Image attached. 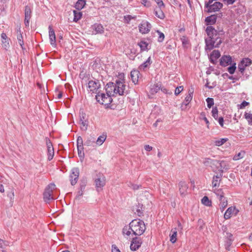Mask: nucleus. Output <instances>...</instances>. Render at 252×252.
Wrapping results in <instances>:
<instances>
[{
	"instance_id": "obj_43",
	"label": "nucleus",
	"mask_w": 252,
	"mask_h": 252,
	"mask_svg": "<svg viewBox=\"0 0 252 252\" xmlns=\"http://www.w3.org/2000/svg\"><path fill=\"white\" fill-rule=\"evenodd\" d=\"M160 87L158 85H154L151 88V93L152 94H154L155 93H156L158 92V91L159 90Z\"/></svg>"
},
{
	"instance_id": "obj_9",
	"label": "nucleus",
	"mask_w": 252,
	"mask_h": 252,
	"mask_svg": "<svg viewBox=\"0 0 252 252\" xmlns=\"http://www.w3.org/2000/svg\"><path fill=\"white\" fill-rule=\"evenodd\" d=\"M205 6L208 8V12H213L219 11L222 7V4L216 1L210 5H209V3H206Z\"/></svg>"
},
{
	"instance_id": "obj_16",
	"label": "nucleus",
	"mask_w": 252,
	"mask_h": 252,
	"mask_svg": "<svg viewBox=\"0 0 252 252\" xmlns=\"http://www.w3.org/2000/svg\"><path fill=\"white\" fill-rule=\"evenodd\" d=\"M218 196V198L220 200V209L221 210V211H223L224 208L227 205V201L226 198L224 197L223 194H220V192L216 193Z\"/></svg>"
},
{
	"instance_id": "obj_4",
	"label": "nucleus",
	"mask_w": 252,
	"mask_h": 252,
	"mask_svg": "<svg viewBox=\"0 0 252 252\" xmlns=\"http://www.w3.org/2000/svg\"><path fill=\"white\" fill-rule=\"evenodd\" d=\"M95 99L98 102L105 105L110 104L112 101L111 96L104 93H98L95 95Z\"/></svg>"
},
{
	"instance_id": "obj_46",
	"label": "nucleus",
	"mask_w": 252,
	"mask_h": 252,
	"mask_svg": "<svg viewBox=\"0 0 252 252\" xmlns=\"http://www.w3.org/2000/svg\"><path fill=\"white\" fill-rule=\"evenodd\" d=\"M79 117H80L79 122H82V121H88L86 119V114L85 113H84L83 111L80 112V113H79Z\"/></svg>"
},
{
	"instance_id": "obj_7",
	"label": "nucleus",
	"mask_w": 252,
	"mask_h": 252,
	"mask_svg": "<svg viewBox=\"0 0 252 252\" xmlns=\"http://www.w3.org/2000/svg\"><path fill=\"white\" fill-rule=\"evenodd\" d=\"M79 175V170L78 168L75 167L72 169L71 173L70 175L71 184L73 186L75 185L78 179Z\"/></svg>"
},
{
	"instance_id": "obj_1",
	"label": "nucleus",
	"mask_w": 252,
	"mask_h": 252,
	"mask_svg": "<svg viewBox=\"0 0 252 252\" xmlns=\"http://www.w3.org/2000/svg\"><path fill=\"white\" fill-rule=\"evenodd\" d=\"M206 32L208 36L205 39L206 50H211L214 48L219 47L222 42L220 36L222 34V32H218L212 26L207 27Z\"/></svg>"
},
{
	"instance_id": "obj_17",
	"label": "nucleus",
	"mask_w": 252,
	"mask_h": 252,
	"mask_svg": "<svg viewBox=\"0 0 252 252\" xmlns=\"http://www.w3.org/2000/svg\"><path fill=\"white\" fill-rule=\"evenodd\" d=\"M31 18V9L29 6H26L25 8V24L26 26H29Z\"/></svg>"
},
{
	"instance_id": "obj_12",
	"label": "nucleus",
	"mask_w": 252,
	"mask_h": 252,
	"mask_svg": "<svg viewBox=\"0 0 252 252\" xmlns=\"http://www.w3.org/2000/svg\"><path fill=\"white\" fill-rule=\"evenodd\" d=\"M180 194L182 196H185L187 194L189 186L185 181H181L178 184Z\"/></svg>"
},
{
	"instance_id": "obj_20",
	"label": "nucleus",
	"mask_w": 252,
	"mask_h": 252,
	"mask_svg": "<svg viewBox=\"0 0 252 252\" xmlns=\"http://www.w3.org/2000/svg\"><path fill=\"white\" fill-rule=\"evenodd\" d=\"M122 233L124 237L127 239L131 235H133L131 228H130V223L129 224V225H126L123 228Z\"/></svg>"
},
{
	"instance_id": "obj_52",
	"label": "nucleus",
	"mask_w": 252,
	"mask_h": 252,
	"mask_svg": "<svg viewBox=\"0 0 252 252\" xmlns=\"http://www.w3.org/2000/svg\"><path fill=\"white\" fill-rule=\"evenodd\" d=\"M157 32L159 35L158 37V41L159 42H162L164 38V34L158 31H157Z\"/></svg>"
},
{
	"instance_id": "obj_59",
	"label": "nucleus",
	"mask_w": 252,
	"mask_h": 252,
	"mask_svg": "<svg viewBox=\"0 0 252 252\" xmlns=\"http://www.w3.org/2000/svg\"><path fill=\"white\" fill-rule=\"evenodd\" d=\"M236 0H224V3L227 5L232 4Z\"/></svg>"
},
{
	"instance_id": "obj_47",
	"label": "nucleus",
	"mask_w": 252,
	"mask_h": 252,
	"mask_svg": "<svg viewBox=\"0 0 252 252\" xmlns=\"http://www.w3.org/2000/svg\"><path fill=\"white\" fill-rule=\"evenodd\" d=\"M9 245V242L8 241H5L0 239V248L4 249L5 247Z\"/></svg>"
},
{
	"instance_id": "obj_41",
	"label": "nucleus",
	"mask_w": 252,
	"mask_h": 252,
	"mask_svg": "<svg viewBox=\"0 0 252 252\" xmlns=\"http://www.w3.org/2000/svg\"><path fill=\"white\" fill-rule=\"evenodd\" d=\"M245 118L249 122V124L252 126V114L250 113H245Z\"/></svg>"
},
{
	"instance_id": "obj_5",
	"label": "nucleus",
	"mask_w": 252,
	"mask_h": 252,
	"mask_svg": "<svg viewBox=\"0 0 252 252\" xmlns=\"http://www.w3.org/2000/svg\"><path fill=\"white\" fill-rule=\"evenodd\" d=\"M101 87V84L99 80H90L88 84V91L92 93L97 94L99 93V89Z\"/></svg>"
},
{
	"instance_id": "obj_33",
	"label": "nucleus",
	"mask_w": 252,
	"mask_h": 252,
	"mask_svg": "<svg viewBox=\"0 0 252 252\" xmlns=\"http://www.w3.org/2000/svg\"><path fill=\"white\" fill-rule=\"evenodd\" d=\"M155 14L157 17L162 19L164 18V14L162 10V9L156 8L155 10Z\"/></svg>"
},
{
	"instance_id": "obj_57",
	"label": "nucleus",
	"mask_w": 252,
	"mask_h": 252,
	"mask_svg": "<svg viewBox=\"0 0 252 252\" xmlns=\"http://www.w3.org/2000/svg\"><path fill=\"white\" fill-rule=\"evenodd\" d=\"M112 252H121L116 245H113L112 246Z\"/></svg>"
},
{
	"instance_id": "obj_55",
	"label": "nucleus",
	"mask_w": 252,
	"mask_h": 252,
	"mask_svg": "<svg viewBox=\"0 0 252 252\" xmlns=\"http://www.w3.org/2000/svg\"><path fill=\"white\" fill-rule=\"evenodd\" d=\"M83 190H79L76 195V199H80V197L83 195Z\"/></svg>"
},
{
	"instance_id": "obj_21",
	"label": "nucleus",
	"mask_w": 252,
	"mask_h": 252,
	"mask_svg": "<svg viewBox=\"0 0 252 252\" xmlns=\"http://www.w3.org/2000/svg\"><path fill=\"white\" fill-rule=\"evenodd\" d=\"M139 75V72L136 70H132L130 72V77L132 82L134 84H137L138 82Z\"/></svg>"
},
{
	"instance_id": "obj_39",
	"label": "nucleus",
	"mask_w": 252,
	"mask_h": 252,
	"mask_svg": "<svg viewBox=\"0 0 252 252\" xmlns=\"http://www.w3.org/2000/svg\"><path fill=\"white\" fill-rule=\"evenodd\" d=\"M46 145H47V147L48 152L53 151L54 148H53L52 144L50 140L49 139L46 138Z\"/></svg>"
},
{
	"instance_id": "obj_63",
	"label": "nucleus",
	"mask_w": 252,
	"mask_h": 252,
	"mask_svg": "<svg viewBox=\"0 0 252 252\" xmlns=\"http://www.w3.org/2000/svg\"><path fill=\"white\" fill-rule=\"evenodd\" d=\"M142 3L143 4H144L145 6H146L148 7L150 5L147 0H142Z\"/></svg>"
},
{
	"instance_id": "obj_44",
	"label": "nucleus",
	"mask_w": 252,
	"mask_h": 252,
	"mask_svg": "<svg viewBox=\"0 0 252 252\" xmlns=\"http://www.w3.org/2000/svg\"><path fill=\"white\" fill-rule=\"evenodd\" d=\"M236 68V63H234L233 65L228 67L227 70L230 74H233L234 73Z\"/></svg>"
},
{
	"instance_id": "obj_37",
	"label": "nucleus",
	"mask_w": 252,
	"mask_h": 252,
	"mask_svg": "<svg viewBox=\"0 0 252 252\" xmlns=\"http://www.w3.org/2000/svg\"><path fill=\"white\" fill-rule=\"evenodd\" d=\"M245 155V152L244 151H241L237 155H235L233 158V159L234 160H237L241 159L244 157Z\"/></svg>"
},
{
	"instance_id": "obj_3",
	"label": "nucleus",
	"mask_w": 252,
	"mask_h": 252,
	"mask_svg": "<svg viewBox=\"0 0 252 252\" xmlns=\"http://www.w3.org/2000/svg\"><path fill=\"white\" fill-rule=\"evenodd\" d=\"M130 228L132 234L140 236L145 231L146 227L143 221L139 220H134L130 222Z\"/></svg>"
},
{
	"instance_id": "obj_40",
	"label": "nucleus",
	"mask_w": 252,
	"mask_h": 252,
	"mask_svg": "<svg viewBox=\"0 0 252 252\" xmlns=\"http://www.w3.org/2000/svg\"><path fill=\"white\" fill-rule=\"evenodd\" d=\"M202 203L206 206H210L211 205V202L209 200L207 196H204L201 200Z\"/></svg>"
},
{
	"instance_id": "obj_58",
	"label": "nucleus",
	"mask_w": 252,
	"mask_h": 252,
	"mask_svg": "<svg viewBox=\"0 0 252 252\" xmlns=\"http://www.w3.org/2000/svg\"><path fill=\"white\" fill-rule=\"evenodd\" d=\"M2 46L4 48V49H7L9 47V43L7 40H2Z\"/></svg>"
},
{
	"instance_id": "obj_19",
	"label": "nucleus",
	"mask_w": 252,
	"mask_h": 252,
	"mask_svg": "<svg viewBox=\"0 0 252 252\" xmlns=\"http://www.w3.org/2000/svg\"><path fill=\"white\" fill-rule=\"evenodd\" d=\"M231 63V57L230 56H223L220 60V64L226 66Z\"/></svg>"
},
{
	"instance_id": "obj_35",
	"label": "nucleus",
	"mask_w": 252,
	"mask_h": 252,
	"mask_svg": "<svg viewBox=\"0 0 252 252\" xmlns=\"http://www.w3.org/2000/svg\"><path fill=\"white\" fill-rule=\"evenodd\" d=\"M55 185L54 183H51L46 188L44 191L48 192L49 194L53 195V191L55 189Z\"/></svg>"
},
{
	"instance_id": "obj_49",
	"label": "nucleus",
	"mask_w": 252,
	"mask_h": 252,
	"mask_svg": "<svg viewBox=\"0 0 252 252\" xmlns=\"http://www.w3.org/2000/svg\"><path fill=\"white\" fill-rule=\"evenodd\" d=\"M77 142V148H83V139L80 136L78 137Z\"/></svg>"
},
{
	"instance_id": "obj_18",
	"label": "nucleus",
	"mask_w": 252,
	"mask_h": 252,
	"mask_svg": "<svg viewBox=\"0 0 252 252\" xmlns=\"http://www.w3.org/2000/svg\"><path fill=\"white\" fill-rule=\"evenodd\" d=\"M49 38L51 45L55 47L56 45V35L55 33V32L54 30L52 29L51 26L49 27Z\"/></svg>"
},
{
	"instance_id": "obj_2",
	"label": "nucleus",
	"mask_w": 252,
	"mask_h": 252,
	"mask_svg": "<svg viewBox=\"0 0 252 252\" xmlns=\"http://www.w3.org/2000/svg\"><path fill=\"white\" fill-rule=\"evenodd\" d=\"M106 94L110 96L118 94L124 95L126 92V85L123 79H117L115 82H109L106 86Z\"/></svg>"
},
{
	"instance_id": "obj_11",
	"label": "nucleus",
	"mask_w": 252,
	"mask_h": 252,
	"mask_svg": "<svg viewBox=\"0 0 252 252\" xmlns=\"http://www.w3.org/2000/svg\"><path fill=\"white\" fill-rule=\"evenodd\" d=\"M105 177L103 175H99L95 180V187L98 191L100 190L105 185Z\"/></svg>"
},
{
	"instance_id": "obj_53",
	"label": "nucleus",
	"mask_w": 252,
	"mask_h": 252,
	"mask_svg": "<svg viewBox=\"0 0 252 252\" xmlns=\"http://www.w3.org/2000/svg\"><path fill=\"white\" fill-rule=\"evenodd\" d=\"M183 89L184 87L183 86L177 87L175 90V94L176 95L179 94L183 90Z\"/></svg>"
},
{
	"instance_id": "obj_54",
	"label": "nucleus",
	"mask_w": 252,
	"mask_h": 252,
	"mask_svg": "<svg viewBox=\"0 0 252 252\" xmlns=\"http://www.w3.org/2000/svg\"><path fill=\"white\" fill-rule=\"evenodd\" d=\"M94 142V139H88L85 142V145L87 146H90Z\"/></svg>"
},
{
	"instance_id": "obj_36",
	"label": "nucleus",
	"mask_w": 252,
	"mask_h": 252,
	"mask_svg": "<svg viewBox=\"0 0 252 252\" xmlns=\"http://www.w3.org/2000/svg\"><path fill=\"white\" fill-rule=\"evenodd\" d=\"M79 123L80 124L81 129L83 131H86L88 126V121L80 122Z\"/></svg>"
},
{
	"instance_id": "obj_24",
	"label": "nucleus",
	"mask_w": 252,
	"mask_h": 252,
	"mask_svg": "<svg viewBox=\"0 0 252 252\" xmlns=\"http://www.w3.org/2000/svg\"><path fill=\"white\" fill-rule=\"evenodd\" d=\"M220 56V54L218 50H214L210 55V60L211 62L215 63Z\"/></svg>"
},
{
	"instance_id": "obj_64",
	"label": "nucleus",
	"mask_w": 252,
	"mask_h": 252,
	"mask_svg": "<svg viewBox=\"0 0 252 252\" xmlns=\"http://www.w3.org/2000/svg\"><path fill=\"white\" fill-rule=\"evenodd\" d=\"M1 37L2 39L6 40L7 35L5 33H2L1 34Z\"/></svg>"
},
{
	"instance_id": "obj_31",
	"label": "nucleus",
	"mask_w": 252,
	"mask_h": 252,
	"mask_svg": "<svg viewBox=\"0 0 252 252\" xmlns=\"http://www.w3.org/2000/svg\"><path fill=\"white\" fill-rule=\"evenodd\" d=\"M106 139V134L103 133V134H102L101 135L99 136L98 137V138L96 141V144L99 146L101 145L104 143V142L105 141Z\"/></svg>"
},
{
	"instance_id": "obj_62",
	"label": "nucleus",
	"mask_w": 252,
	"mask_h": 252,
	"mask_svg": "<svg viewBox=\"0 0 252 252\" xmlns=\"http://www.w3.org/2000/svg\"><path fill=\"white\" fill-rule=\"evenodd\" d=\"M145 150L147 151H150L152 150L153 148L149 145H145L144 147Z\"/></svg>"
},
{
	"instance_id": "obj_15",
	"label": "nucleus",
	"mask_w": 252,
	"mask_h": 252,
	"mask_svg": "<svg viewBox=\"0 0 252 252\" xmlns=\"http://www.w3.org/2000/svg\"><path fill=\"white\" fill-rule=\"evenodd\" d=\"M202 162L204 165L206 166H210L214 171H216V166L217 163V160L206 158L203 159Z\"/></svg>"
},
{
	"instance_id": "obj_25",
	"label": "nucleus",
	"mask_w": 252,
	"mask_h": 252,
	"mask_svg": "<svg viewBox=\"0 0 252 252\" xmlns=\"http://www.w3.org/2000/svg\"><path fill=\"white\" fill-rule=\"evenodd\" d=\"M177 231L176 228L172 229L171 231V233L170 234V241L172 243H175L177 240Z\"/></svg>"
},
{
	"instance_id": "obj_45",
	"label": "nucleus",
	"mask_w": 252,
	"mask_h": 252,
	"mask_svg": "<svg viewBox=\"0 0 252 252\" xmlns=\"http://www.w3.org/2000/svg\"><path fill=\"white\" fill-rule=\"evenodd\" d=\"M139 46H140L141 50H145L147 49L148 44L144 41H141L139 44Z\"/></svg>"
},
{
	"instance_id": "obj_32",
	"label": "nucleus",
	"mask_w": 252,
	"mask_h": 252,
	"mask_svg": "<svg viewBox=\"0 0 252 252\" xmlns=\"http://www.w3.org/2000/svg\"><path fill=\"white\" fill-rule=\"evenodd\" d=\"M85 3V1L84 0H78L75 4V7L77 10H79L84 7Z\"/></svg>"
},
{
	"instance_id": "obj_8",
	"label": "nucleus",
	"mask_w": 252,
	"mask_h": 252,
	"mask_svg": "<svg viewBox=\"0 0 252 252\" xmlns=\"http://www.w3.org/2000/svg\"><path fill=\"white\" fill-rule=\"evenodd\" d=\"M252 64V61L249 58L243 59L238 64V69L241 73L243 74L245 68Z\"/></svg>"
},
{
	"instance_id": "obj_56",
	"label": "nucleus",
	"mask_w": 252,
	"mask_h": 252,
	"mask_svg": "<svg viewBox=\"0 0 252 252\" xmlns=\"http://www.w3.org/2000/svg\"><path fill=\"white\" fill-rule=\"evenodd\" d=\"M54 151L52 152H48V158L49 160H51L54 157Z\"/></svg>"
},
{
	"instance_id": "obj_27",
	"label": "nucleus",
	"mask_w": 252,
	"mask_h": 252,
	"mask_svg": "<svg viewBox=\"0 0 252 252\" xmlns=\"http://www.w3.org/2000/svg\"><path fill=\"white\" fill-rule=\"evenodd\" d=\"M43 199L45 202L49 203L51 200H54V198L53 195L49 194L48 192L44 191L43 193Z\"/></svg>"
},
{
	"instance_id": "obj_30",
	"label": "nucleus",
	"mask_w": 252,
	"mask_h": 252,
	"mask_svg": "<svg viewBox=\"0 0 252 252\" xmlns=\"http://www.w3.org/2000/svg\"><path fill=\"white\" fill-rule=\"evenodd\" d=\"M216 20L217 16L216 15H212L206 18L205 22L207 23V24H213L215 23Z\"/></svg>"
},
{
	"instance_id": "obj_13",
	"label": "nucleus",
	"mask_w": 252,
	"mask_h": 252,
	"mask_svg": "<svg viewBox=\"0 0 252 252\" xmlns=\"http://www.w3.org/2000/svg\"><path fill=\"white\" fill-rule=\"evenodd\" d=\"M151 29V24L147 22H143L139 26V32L142 34H145L149 32Z\"/></svg>"
},
{
	"instance_id": "obj_28",
	"label": "nucleus",
	"mask_w": 252,
	"mask_h": 252,
	"mask_svg": "<svg viewBox=\"0 0 252 252\" xmlns=\"http://www.w3.org/2000/svg\"><path fill=\"white\" fill-rule=\"evenodd\" d=\"M192 95L193 91L189 90V94L186 97L185 101L183 103V105L185 104L186 106L188 105L192 98Z\"/></svg>"
},
{
	"instance_id": "obj_61",
	"label": "nucleus",
	"mask_w": 252,
	"mask_h": 252,
	"mask_svg": "<svg viewBox=\"0 0 252 252\" xmlns=\"http://www.w3.org/2000/svg\"><path fill=\"white\" fill-rule=\"evenodd\" d=\"M218 122L219 124L221 126H223V119L222 117H220L218 118Z\"/></svg>"
},
{
	"instance_id": "obj_48",
	"label": "nucleus",
	"mask_w": 252,
	"mask_h": 252,
	"mask_svg": "<svg viewBox=\"0 0 252 252\" xmlns=\"http://www.w3.org/2000/svg\"><path fill=\"white\" fill-rule=\"evenodd\" d=\"M207 106L210 108L214 105V99L212 98L208 97L206 99Z\"/></svg>"
},
{
	"instance_id": "obj_14",
	"label": "nucleus",
	"mask_w": 252,
	"mask_h": 252,
	"mask_svg": "<svg viewBox=\"0 0 252 252\" xmlns=\"http://www.w3.org/2000/svg\"><path fill=\"white\" fill-rule=\"evenodd\" d=\"M239 210L235 207H229L224 213V218L225 220L229 219L233 215L236 216Z\"/></svg>"
},
{
	"instance_id": "obj_50",
	"label": "nucleus",
	"mask_w": 252,
	"mask_h": 252,
	"mask_svg": "<svg viewBox=\"0 0 252 252\" xmlns=\"http://www.w3.org/2000/svg\"><path fill=\"white\" fill-rule=\"evenodd\" d=\"M83 148H77L78 156L81 160L83 159V158H84V153L83 152Z\"/></svg>"
},
{
	"instance_id": "obj_22",
	"label": "nucleus",
	"mask_w": 252,
	"mask_h": 252,
	"mask_svg": "<svg viewBox=\"0 0 252 252\" xmlns=\"http://www.w3.org/2000/svg\"><path fill=\"white\" fill-rule=\"evenodd\" d=\"M17 38L18 40V44L20 45L21 48L24 49V41L23 39V36L21 33V29L19 27L17 30Z\"/></svg>"
},
{
	"instance_id": "obj_23",
	"label": "nucleus",
	"mask_w": 252,
	"mask_h": 252,
	"mask_svg": "<svg viewBox=\"0 0 252 252\" xmlns=\"http://www.w3.org/2000/svg\"><path fill=\"white\" fill-rule=\"evenodd\" d=\"M222 175L221 173H220L213 177L212 180V185L213 187H218L219 186Z\"/></svg>"
},
{
	"instance_id": "obj_6",
	"label": "nucleus",
	"mask_w": 252,
	"mask_h": 252,
	"mask_svg": "<svg viewBox=\"0 0 252 252\" xmlns=\"http://www.w3.org/2000/svg\"><path fill=\"white\" fill-rule=\"evenodd\" d=\"M142 243V241L140 237H135L133 238L130 246V249L132 251H135L138 250Z\"/></svg>"
},
{
	"instance_id": "obj_42",
	"label": "nucleus",
	"mask_w": 252,
	"mask_h": 252,
	"mask_svg": "<svg viewBox=\"0 0 252 252\" xmlns=\"http://www.w3.org/2000/svg\"><path fill=\"white\" fill-rule=\"evenodd\" d=\"M212 116L215 120L218 119V110L217 107L213 108L212 110Z\"/></svg>"
},
{
	"instance_id": "obj_51",
	"label": "nucleus",
	"mask_w": 252,
	"mask_h": 252,
	"mask_svg": "<svg viewBox=\"0 0 252 252\" xmlns=\"http://www.w3.org/2000/svg\"><path fill=\"white\" fill-rule=\"evenodd\" d=\"M158 6V8L162 9L164 8L165 5L162 0H155Z\"/></svg>"
},
{
	"instance_id": "obj_38",
	"label": "nucleus",
	"mask_w": 252,
	"mask_h": 252,
	"mask_svg": "<svg viewBox=\"0 0 252 252\" xmlns=\"http://www.w3.org/2000/svg\"><path fill=\"white\" fill-rule=\"evenodd\" d=\"M228 140L227 138H221L215 141V145L217 146H220L222 145Z\"/></svg>"
},
{
	"instance_id": "obj_26",
	"label": "nucleus",
	"mask_w": 252,
	"mask_h": 252,
	"mask_svg": "<svg viewBox=\"0 0 252 252\" xmlns=\"http://www.w3.org/2000/svg\"><path fill=\"white\" fill-rule=\"evenodd\" d=\"M93 29L95 31V34L101 33L104 31L103 26L100 24H94L93 27Z\"/></svg>"
},
{
	"instance_id": "obj_10",
	"label": "nucleus",
	"mask_w": 252,
	"mask_h": 252,
	"mask_svg": "<svg viewBox=\"0 0 252 252\" xmlns=\"http://www.w3.org/2000/svg\"><path fill=\"white\" fill-rule=\"evenodd\" d=\"M229 168V166L228 163L222 160H217V163L216 166V170H218L220 171V173L222 174L223 170H228Z\"/></svg>"
},
{
	"instance_id": "obj_60",
	"label": "nucleus",
	"mask_w": 252,
	"mask_h": 252,
	"mask_svg": "<svg viewBox=\"0 0 252 252\" xmlns=\"http://www.w3.org/2000/svg\"><path fill=\"white\" fill-rule=\"evenodd\" d=\"M249 104V103L244 101L242 102V103L241 104L240 108H243L245 107L246 106H248Z\"/></svg>"
},
{
	"instance_id": "obj_29",
	"label": "nucleus",
	"mask_w": 252,
	"mask_h": 252,
	"mask_svg": "<svg viewBox=\"0 0 252 252\" xmlns=\"http://www.w3.org/2000/svg\"><path fill=\"white\" fill-rule=\"evenodd\" d=\"M151 63L152 62L151 61V58L149 57L148 59L146 60V61H145L144 63H143L139 66V69L141 70H144L145 68L149 67L151 64Z\"/></svg>"
},
{
	"instance_id": "obj_34",
	"label": "nucleus",
	"mask_w": 252,
	"mask_h": 252,
	"mask_svg": "<svg viewBox=\"0 0 252 252\" xmlns=\"http://www.w3.org/2000/svg\"><path fill=\"white\" fill-rule=\"evenodd\" d=\"M73 14H74V18H73V21L74 22H77L78 20H79L82 16V12L76 11V10H73Z\"/></svg>"
}]
</instances>
